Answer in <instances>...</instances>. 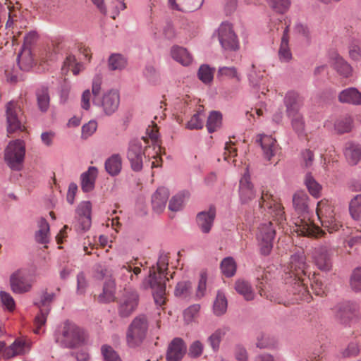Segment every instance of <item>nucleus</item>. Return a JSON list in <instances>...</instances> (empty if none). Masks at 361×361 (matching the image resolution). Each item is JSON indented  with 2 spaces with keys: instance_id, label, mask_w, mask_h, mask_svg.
Listing matches in <instances>:
<instances>
[{
  "instance_id": "2",
  "label": "nucleus",
  "mask_w": 361,
  "mask_h": 361,
  "mask_svg": "<svg viewBox=\"0 0 361 361\" xmlns=\"http://www.w3.org/2000/svg\"><path fill=\"white\" fill-rule=\"evenodd\" d=\"M306 257L302 249L295 251L290 258L284 269L285 282L290 286L295 298L293 301L304 300L310 302L311 296L307 288L308 282L310 281L306 264Z\"/></svg>"
},
{
  "instance_id": "63",
  "label": "nucleus",
  "mask_w": 361,
  "mask_h": 361,
  "mask_svg": "<svg viewBox=\"0 0 361 361\" xmlns=\"http://www.w3.org/2000/svg\"><path fill=\"white\" fill-rule=\"evenodd\" d=\"M235 143L232 141L227 142L225 145L224 159L229 161L230 158H233L237 155L236 148L234 147Z\"/></svg>"
},
{
  "instance_id": "31",
  "label": "nucleus",
  "mask_w": 361,
  "mask_h": 361,
  "mask_svg": "<svg viewBox=\"0 0 361 361\" xmlns=\"http://www.w3.org/2000/svg\"><path fill=\"white\" fill-rule=\"evenodd\" d=\"M228 331V328L222 326L216 329L208 338L207 342L213 351L217 352L220 347V343Z\"/></svg>"
},
{
  "instance_id": "47",
  "label": "nucleus",
  "mask_w": 361,
  "mask_h": 361,
  "mask_svg": "<svg viewBox=\"0 0 361 361\" xmlns=\"http://www.w3.org/2000/svg\"><path fill=\"white\" fill-rule=\"evenodd\" d=\"M218 75L230 80H234L235 82L241 80V76L235 67H220L218 70Z\"/></svg>"
},
{
  "instance_id": "28",
  "label": "nucleus",
  "mask_w": 361,
  "mask_h": 361,
  "mask_svg": "<svg viewBox=\"0 0 361 361\" xmlns=\"http://www.w3.org/2000/svg\"><path fill=\"white\" fill-rule=\"evenodd\" d=\"M338 100L341 103L360 105L361 93L355 87H349L340 92Z\"/></svg>"
},
{
  "instance_id": "44",
  "label": "nucleus",
  "mask_w": 361,
  "mask_h": 361,
  "mask_svg": "<svg viewBox=\"0 0 361 361\" xmlns=\"http://www.w3.org/2000/svg\"><path fill=\"white\" fill-rule=\"evenodd\" d=\"M221 272L227 277L233 276L236 271V263L231 257L224 258L221 263Z\"/></svg>"
},
{
  "instance_id": "26",
  "label": "nucleus",
  "mask_w": 361,
  "mask_h": 361,
  "mask_svg": "<svg viewBox=\"0 0 361 361\" xmlns=\"http://www.w3.org/2000/svg\"><path fill=\"white\" fill-rule=\"evenodd\" d=\"M239 194L243 203L250 202L255 197V191L248 175H245L240 180Z\"/></svg>"
},
{
  "instance_id": "54",
  "label": "nucleus",
  "mask_w": 361,
  "mask_h": 361,
  "mask_svg": "<svg viewBox=\"0 0 361 361\" xmlns=\"http://www.w3.org/2000/svg\"><path fill=\"white\" fill-rule=\"evenodd\" d=\"M275 340L274 338L270 337L269 335L264 333H259L257 336L256 345L259 348H267L274 346L275 345Z\"/></svg>"
},
{
  "instance_id": "8",
  "label": "nucleus",
  "mask_w": 361,
  "mask_h": 361,
  "mask_svg": "<svg viewBox=\"0 0 361 361\" xmlns=\"http://www.w3.org/2000/svg\"><path fill=\"white\" fill-rule=\"evenodd\" d=\"M6 121L7 133L12 134L18 131H24L25 126L24 125L23 113L18 103L10 102L6 106Z\"/></svg>"
},
{
  "instance_id": "12",
  "label": "nucleus",
  "mask_w": 361,
  "mask_h": 361,
  "mask_svg": "<svg viewBox=\"0 0 361 361\" xmlns=\"http://www.w3.org/2000/svg\"><path fill=\"white\" fill-rule=\"evenodd\" d=\"M219 40L225 50L236 51L239 49V42L230 23H223L218 30Z\"/></svg>"
},
{
  "instance_id": "35",
  "label": "nucleus",
  "mask_w": 361,
  "mask_h": 361,
  "mask_svg": "<svg viewBox=\"0 0 361 361\" xmlns=\"http://www.w3.org/2000/svg\"><path fill=\"white\" fill-rule=\"evenodd\" d=\"M18 63L20 68L23 71H28L32 68L34 60L30 47H23L18 56Z\"/></svg>"
},
{
  "instance_id": "11",
  "label": "nucleus",
  "mask_w": 361,
  "mask_h": 361,
  "mask_svg": "<svg viewBox=\"0 0 361 361\" xmlns=\"http://www.w3.org/2000/svg\"><path fill=\"white\" fill-rule=\"evenodd\" d=\"M288 27L287 20L283 22L281 19H277V22H271L270 30L274 32L276 28V31L281 30L283 36L279 50V56L281 62L287 63L292 59V54L288 46Z\"/></svg>"
},
{
  "instance_id": "64",
  "label": "nucleus",
  "mask_w": 361,
  "mask_h": 361,
  "mask_svg": "<svg viewBox=\"0 0 361 361\" xmlns=\"http://www.w3.org/2000/svg\"><path fill=\"white\" fill-rule=\"evenodd\" d=\"M120 274L125 282L130 283V281H133L134 279L133 274L132 272V266L128 263L121 267Z\"/></svg>"
},
{
  "instance_id": "10",
  "label": "nucleus",
  "mask_w": 361,
  "mask_h": 361,
  "mask_svg": "<svg viewBox=\"0 0 361 361\" xmlns=\"http://www.w3.org/2000/svg\"><path fill=\"white\" fill-rule=\"evenodd\" d=\"M293 231L298 235L309 238H320L324 235V231L316 226L307 216H298L294 220Z\"/></svg>"
},
{
  "instance_id": "15",
  "label": "nucleus",
  "mask_w": 361,
  "mask_h": 361,
  "mask_svg": "<svg viewBox=\"0 0 361 361\" xmlns=\"http://www.w3.org/2000/svg\"><path fill=\"white\" fill-rule=\"evenodd\" d=\"M54 293H45L42 295L40 301L37 303L39 308V313L35 317V329L34 330V332L37 334H40L41 327L46 323L47 317L50 311L49 305L54 300Z\"/></svg>"
},
{
  "instance_id": "4",
  "label": "nucleus",
  "mask_w": 361,
  "mask_h": 361,
  "mask_svg": "<svg viewBox=\"0 0 361 361\" xmlns=\"http://www.w3.org/2000/svg\"><path fill=\"white\" fill-rule=\"evenodd\" d=\"M54 338L55 342L62 347L75 348L84 343L85 334L77 324L66 320L56 327Z\"/></svg>"
},
{
  "instance_id": "45",
  "label": "nucleus",
  "mask_w": 361,
  "mask_h": 361,
  "mask_svg": "<svg viewBox=\"0 0 361 361\" xmlns=\"http://www.w3.org/2000/svg\"><path fill=\"white\" fill-rule=\"evenodd\" d=\"M204 116L202 114V107L200 106L197 113L195 114L186 124V128L190 130L201 129L203 127Z\"/></svg>"
},
{
  "instance_id": "25",
  "label": "nucleus",
  "mask_w": 361,
  "mask_h": 361,
  "mask_svg": "<svg viewBox=\"0 0 361 361\" xmlns=\"http://www.w3.org/2000/svg\"><path fill=\"white\" fill-rule=\"evenodd\" d=\"M169 196V190L164 187L159 188L152 197L153 209L157 213H161L166 207Z\"/></svg>"
},
{
  "instance_id": "42",
  "label": "nucleus",
  "mask_w": 361,
  "mask_h": 361,
  "mask_svg": "<svg viewBox=\"0 0 361 361\" xmlns=\"http://www.w3.org/2000/svg\"><path fill=\"white\" fill-rule=\"evenodd\" d=\"M349 210L353 219L361 225V194L356 195L351 200Z\"/></svg>"
},
{
  "instance_id": "43",
  "label": "nucleus",
  "mask_w": 361,
  "mask_h": 361,
  "mask_svg": "<svg viewBox=\"0 0 361 361\" xmlns=\"http://www.w3.org/2000/svg\"><path fill=\"white\" fill-rule=\"evenodd\" d=\"M226 310L227 300L222 293L219 292L214 302V313L216 316H221L226 312Z\"/></svg>"
},
{
  "instance_id": "61",
  "label": "nucleus",
  "mask_w": 361,
  "mask_h": 361,
  "mask_svg": "<svg viewBox=\"0 0 361 361\" xmlns=\"http://www.w3.org/2000/svg\"><path fill=\"white\" fill-rule=\"evenodd\" d=\"M350 286L356 291L361 290V269H355L350 279Z\"/></svg>"
},
{
  "instance_id": "16",
  "label": "nucleus",
  "mask_w": 361,
  "mask_h": 361,
  "mask_svg": "<svg viewBox=\"0 0 361 361\" xmlns=\"http://www.w3.org/2000/svg\"><path fill=\"white\" fill-rule=\"evenodd\" d=\"M138 304V294L135 290L126 291L120 300L118 314L122 317L130 316Z\"/></svg>"
},
{
  "instance_id": "36",
  "label": "nucleus",
  "mask_w": 361,
  "mask_h": 361,
  "mask_svg": "<svg viewBox=\"0 0 361 361\" xmlns=\"http://www.w3.org/2000/svg\"><path fill=\"white\" fill-rule=\"evenodd\" d=\"M36 97L38 109L42 112H46L49 107L50 97L48 89L42 87L37 90Z\"/></svg>"
},
{
  "instance_id": "38",
  "label": "nucleus",
  "mask_w": 361,
  "mask_h": 361,
  "mask_svg": "<svg viewBox=\"0 0 361 361\" xmlns=\"http://www.w3.org/2000/svg\"><path fill=\"white\" fill-rule=\"evenodd\" d=\"M121 158L118 154H114L105 162V169L111 176H116L119 173L121 169Z\"/></svg>"
},
{
  "instance_id": "33",
  "label": "nucleus",
  "mask_w": 361,
  "mask_h": 361,
  "mask_svg": "<svg viewBox=\"0 0 361 361\" xmlns=\"http://www.w3.org/2000/svg\"><path fill=\"white\" fill-rule=\"evenodd\" d=\"M234 288L246 300H252L255 298V293L251 285L243 279L237 280L235 283Z\"/></svg>"
},
{
  "instance_id": "6",
  "label": "nucleus",
  "mask_w": 361,
  "mask_h": 361,
  "mask_svg": "<svg viewBox=\"0 0 361 361\" xmlns=\"http://www.w3.org/2000/svg\"><path fill=\"white\" fill-rule=\"evenodd\" d=\"M317 215L322 226L329 233L337 231L342 226L336 216L331 203L327 200H322L317 203Z\"/></svg>"
},
{
  "instance_id": "60",
  "label": "nucleus",
  "mask_w": 361,
  "mask_h": 361,
  "mask_svg": "<svg viewBox=\"0 0 361 361\" xmlns=\"http://www.w3.org/2000/svg\"><path fill=\"white\" fill-rule=\"evenodd\" d=\"M336 130L339 133H345L350 131L352 128V121L350 118H345L338 121L335 125Z\"/></svg>"
},
{
  "instance_id": "40",
  "label": "nucleus",
  "mask_w": 361,
  "mask_h": 361,
  "mask_svg": "<svg viewBox=\"0 0 361 361\" xmlns=\"http://www.w3.org/2000/svg\"><path fill=\"white\" fill-rule=\"evenodd\" d=\"M127 66V59L119 54H111L108 60V67L110 71L123 70Z\"/></svg>"
},
{
  "instance_id": "39",
  "label": "nucleus",
  "mask_w": 361,
  "mask_h": 361,
  "mask_svg": "<svg viewBox=\"0 0 361 361\" xmlns=\"http://www.w3.org/2000/svg\"><path fill=\"white\" fill-rule=\"evenodd\" d=\"M82 70V64L76 61V59L73 55H68L61 68L62 73L66 74L69 71H71L73 75H78Z\"/></svg>"
},
{
  "instance_id": "56",
  "label": "nucleus",
  "mask_w": 361,
  "mask_h": 361,
  "mask_svg": "<svg viewBox=\"0 0 361 361\" xmlns=\"http://www.w3.org/2000/svg\"><path fill=\"white\" fill-rule=\"evenodd\" d=\"M271 8L279 13H283L288 11L290 2L289 0H268Z\"/></svg>"
},
{
  "instance_id": "41",
  "label": "nucleus",
  "mask_w": 361,
  "mask_h": 361,
  "mask_svg": "<svg viewBox=\"0 0 361 361\" xmlns=\"http://www.w3.org/2000/svg\"><path fill=\"white\" fill-rule=\"evenodd\" d=\"M222 123V115L219 111H212L208 117L207 128L209 133H213L220 128Z\"/></svg>"
},
{
  "instance_id": "20",
  "label": "nucleus",
  "mask_w": 361,
  "mask_h": 361,
  "mask_svg": "<svg viewBox=\"0 0 361 361\" xmlns=\"http://www.w3.org/2000/svg\"><path fill=\"white\" fill-rule=\"evenodd\" d=\"M216 217L214 207H209L207 211H202L197 214L196 217L197 224L201 231L204 233L210 232Z\"/></svg>"
},
{
  "instance_id": "17",
  "label": "nucleus",
  "mask_w": 361,
  "mask_h": 361,
  "mask_svg": "<svg viewBox=\"0 0 361 361\" xmlns=\"http://www.w3.org/2000/svg\"><path fill=\"white\" fill-rule=\"evenodd\" d=\"M315 265L322 271H327L331 268V252L326 245L315 247L312 252Z\"/></svg>"
},
{
  "instance_id": "29",
  "label": "nucleus",
  "mask_w": 361,
  "mask_h": 361,
  "mask_svg": "<svg viewBox=\"0 0 361 361\" xmlns=\"http://www.w3.org/2000/svg\"><path fill=\"white\" fill-rule=\"evenodd\" d=\"M309 197L304 191L296 192L293 197V204L298 214H305L308 212Z\"/></svg>"
},
{
  "instance_id": "14",
  "label": "nucleus",
  "mask_w": 361,
  "mask_h": 361,
  "mask_svg": "<svg viewBox=\"0 0 361 361\" xmlns=\"http://www.w3.org/2000/svg\"><path fill=\"white\" fill-rule=\"evenodd\" d=\"M32 282V280L21 270L15 271L10 276V286L14 293L23 294L30 291Z\"/></svg>"
},
{
  "instance_id": "21",
  "label": "nucleus",
  "mask_w": 361,
  "mask_h": 361,
  "mask_svg": "<svg viewBox=\"0 0 361 361\" xmlns=\"http://www.w3.org/2000/svg\"><path fill=\"white\" fill-rule=\"evenodd\" d=\"M186 352V345L183 339L176 338L172 340L166 353L167 361H179Z\"/></svg>"
},
{
  "instance_id": "62",
  "label": "nucleus",
  "mask_w": 361,
  "mask_h": 361,
  "mask_svg": "<svg viewBox=\"0 0 361 361\" xmlns=\"http://www.w3.org/2000/svg\"><path fill=\"white\" fill-rule=\"evenodd\" d=\"M203 348V344L200 341H195L190 345L188 355L191 357H198L202 355Z\"/></svg>"
},
{
  "instance_id": "24",
  "label": "nucleus",
  "mask_w": 361,
  "mask_h": 361,
  "mask_svg": "<svg viewBox=\"0 0 361 361\" xmlns=\"http://www.w3.org/2000/svg\"><path fill=\"white\" fill-rule=\"evenodd\" d=\"M284 105L286 109L287 116H294V114L300 113V109L302 106V100L297 92L290 91L287 92L284 97Z\"/></svg>"
},
{
  "instance_id": "34",
  "label": "nucleus",
  "mask_w": 361,
  "mask_h": 361,
  "mask_svg": "<svg viewBox=\"0 0 361 361\" xmlns=\"http://www.w3.org/2000/svg\"><path fill=\"white\" fill-rule=\"evenodd\" d=\"M97 172V169L92 166L81 175V186L84 192H89L93 189Z\"/></svg>"
},
{
  "instance_id": "13",
  "label": "nucleus",
  "mask_w": 361,
  "mask_h": 361,
  "mask_svg": "<svg viewBox=\"0 0 361 361\" xmlns=\"http://www.w3.org/2000/svg\"><path fill=\"white\" fill-rule=\"evenodd\" d=\"M96 105L101 106L106 115H111L118 108L120 95L117 90H111L105 92L102 97L99 96L93 99Z\"/></svg>"
},
{
  "instance_id": "52",
  "label": "nucleus",
  "mask_w": 361,
  "mask_h": 361,
  "mask_svg": "<svg viewBox=\"0 0 361 361\" xmlns=\"http://www.w3.org/2000/svg\"><path fill=\"white\" fill-rule=\"evenodd\" d=\"M191 293L192 284L190 281L179 282L175 289V295L183 298L189 297Z\"/></svg>"
},
{
  "instance_id": "51",
  "label": "nucleus",
  "mask_w": 361,
  "mask_h": 361,
  "mask_svg": "<svg viewBox=\"0 0 361 361\" xmlns=\"http://www.w3.org/2000/svg\"><path fill=\"white\" fill-rule=\"evenodd\" d=\"M335 66L337 72L343 77L348 78L352 75L353 68L343 58H338Z\"/></svg>"
},
{
  "instance_id": "22",
  "label": "nucleus",
  "mask_w": 361,
  "mask_h": 361,
  "mask_svg": "<svg viewBox=\"0 0 361 361\" xmlns=\"http://www.w3.org/2000/svg\"><path fill=\"white\" fill-rule=\"evenodd\" d=\"M30 348L29 340L22 338H17L12 345L5 348L4 356L8 359L16 355H24L29 352Z\"/></svg>"
},
{
  "instance_id": "18",
  "label": "nucleus",
  "mask_w": 361,
  "mask_h": 361,
  "mask_svg": "<svg viewBox=\"0 0 361 361\" xmlns=\"http://www.w3.org/2000/svg\"><path fill=\"white\" fill-rule=\"evenodd\" d=\"M256 141L261 146L264 158L269 161H271L272 158L279 150V146L276 140L271 136L258 135Z\"/></svg>"
},
{
  "instance_id": "46",
  "label": "nucleus",
  "mask_w": 361,
  "mask_h": 361,
  "mask_svg": "<svg viewBox=\"0 0 361 361\" xmlns=\"http://www.w3.org/2000/svg\"><path fill=\"white\" fill-rule=\"evenodd\" d=\"M188 192H180L174 195L170 200L169 208L170 210L177 212L183 208L185 199L188 197Z\"/></svg>"
},
{
  "instance_id": "59",
  "label": "nucleus",
  "mask_w": 361,
  "mask_h": 361,
  "mask_svg": "<svg viewBox=\"0 0 361 361\" xmlns=\"http://www.w3.org/2000/svg\"><path fill=\"white\" fill-rule=\"evenodd\" d=\"M200 310V305H192L184 311L183 317L188 324L192 322L198 315Z\"/></svg>"
},
{
  "instance_id": "55",
  "label": "nucleus",
  "mask_w": 361,
  "mask_h": 361,
  "mask_svg": "<svg viewBox=\"0 0 361 361\" xmlns=\"http://www.w3.org/2000/svg\"><path fill=\"white\" fill-rule=\"evenodd\" d=\"M101 351L104 361H122L118 354L110 345H102Z\"/></svg>"
},
{
  "instance_id": "30",
  "label": "nucleus",
  "mask_w": 361,
  "mask_h": 361,
  "mask_svg": "<svg viewBox=\"0 0 361 361\" xmlns=\"http://www.w3.org/2000/svg\"><path fill=\"white\" fill-rule=\"evenodd\" d=\"M171 57L183 66H188L192 62V56L188 50L182 47L173 46L171 49Z\"/></svg>"
},
{
  "instance_id": "9",
  "label": "nucleus",
  "mask_w": 361,
  "mask_h": 361,
  "mask_svg": "<svg viewBox=\"0 0 361 361\" xmlns=\"http://www.w3.org/2000/svg\"><path fill=\"white\" fill-rule=\"evenodd\" d=\"M25 153L24 142L21 140H16L8 143L5 149L4 159L11 169H18L23 161Z\"/></svg>"
},
{
  "instance_id": "49",
  "label": "nucleus",
  "mask_w": 361,
  "mask_h": 361,
  "mask_svg": "<svg viewBox=\"0 0 361 361\" xmlns=\"http://www.w3.org/2000/svg\"><path fill=\"white\" fill-rule=\"evenodd\" d=\"M288 117L290 119L292 128L296 133L300 135L305 132V120L300 113Z\"/></svg>"
},
{
  "instance_id": "58",
  "label": "nucleus",
  "mask_w": 361,
  "mask_h": 361,
  "mask_svg": "<svg viewBox=\"0 0 361 361\" xmlns=\"http://www.w3.org/2000/svg\"><path fill=\"white\" fill-rule=\"evenodd\" d=\"M258 281H258L257 284L256 285V287L258 289L259 294L261 296L265 297V298L269 299L270 300H271L272 299H271V296L269 295V294H268V291H267V288H269V285L267 283V274L265 276H264V275L262 276L261 281L258 278Z\"/></svg>"
},
{
  "instance_id": "1",
  "label": "nucleus",
  "mask_w": 361,
  "mask_h": 361,
  "mask_svg": "<svg viewBox=\"0 0 361 361\" xmlns=\"http://www.w3.org/2000/svg\"><path fill=\"white\" fill-rule=\"evenodd\" d=\"M259 207L262 210V212H266L264 216H269L273 219L272 221L261 224L257 233L259 252L262 255L267 256L273 249L276 234L274 221L278 225H282L286 218L281 204L269 191L262 192Z\"/></svg>"
},
{
  "instance_id": "32",
  "label": "nucleus",
  "mask_w": 361,
  "mask_h": 361,
  "mask_svg": "<svg viewBox=\"0 0 361 361\" xmlns=\"http://www.w3.org/2000/svg\"><path fill=\"white\" fill-rule=\"evenodd\" d=\"M35 240L41 244H47L49 241V225L44 218H41L38 221V230L35 233Z\"/></svg>"
},
{
  "instance_id": "37",
  "label": "nucleus",
  "mask_w": 361,
  "mask_h": 361,
  "mask_svg": "<svg viewBox=\"0 0 361 361\" xmlns=\"http://www.w3.org/2000/svg\"><path fill=\"white\" fill-rule=\"evenodd\" d=\"M115 299V283L112 280L106 281L103 288V292L98 296L100 302H111Z\"/></svg>"
},
{
  "instance_id": "3",
  "label": "nucleus",
  "mask_w": 361,
  "mask_h": 361,
  "mask_svg": "<svg viewBox=\"0 0 361 361\" xmlns=\"http://www.w3.org/2000/svg\"><path fill=\"white\" fill-rule=\"evenodd\" d=\"M168 266V255L161 254L156 266L150 268L148 279L142 283L143 288H150L152 290L154 302L160 307L166 303V281L169 280L166 271Z\"/></svg>"
},
{
  "instance_id": "7",
  "label": "nucleus",
  "mask_w": 361,
  "mask_h": 361,
  "mask_svg": "<svg viewBox=\"0 0 361 361\" xmlns=\"http://www.w3.org/2000/svg\"><path fill=\"white\" fill-rule=\"evenodd\" d=\"M149 140L142 137L141 140L130 142L128 150V159L133 171H139L142 168L143 159L145 157V150L148 146Z\"/></svg>"
},
{
  "instance_id": "27",
  "label": "nucleus",
  "mask_w": 361,
  "mask_h": 361,
  "mask_svg": "<svg viewBox=\"0 0 361 361\" xmlns=\"http://www.w3.org/2000/svg\"><path fill=\"white\" fill-rule=\"evenodd\" d=\"M346 161L350 165L355 166L361 160V145L348 142L343 150Z\"/></svg>"
},
{
  "instance_id": "57",
  "label": "nucleus",
  "mask_w": 361,
  "mask_h": 361,
  "mask_svg": "<svg viewBox=\"0 0 361 361\" xmlns=\"http://www.w3.org/2000/svg\"><path fill=\"white\" fill-rule=\"evenodd\" d=\"M0 299L3 305L8 310L13 311L16 307V302L13 298L11 295L10 293L1 291L0 292Z\"/></svg>"
},
{
  "instance_id": "48",
  "label": "nucleus",
  "mask_w": 361,
  "mask_h": 361,
  "mask_svg": "<svg viewBox=\"0 0 361 361\" xmlns=\"http://www.w3.org/2000/svg\"><path fill=\"white\" fill-rule=\"evenodd\" d=\"M348 54L351 60L361 61V42L359 39H353L348 45Z\"/></svg>"
},
{
  "instance_id": "53",
  "label": "nucleus",
  "mask_w": 361,
  "mask_h": 361,
  "mask_svg": "<svg viewBox=\"0 0 361 361\" xmlns=\"http://www.w3.org/2000/svg\"><path fill=\"white\" fill-rule=\"evenodd\" d=\"M305 183L310 193L312 196L317 197L322 189L321 185L314 179V178L310 174H307L306 176Z\"/></svg>"
},
{
  "instance_id": "19",
  "label": "nucleus",
  "mask_w": 361,
  "mask_h": 361,
  "mask_svg": "<svg viewBox=\"0 0 361 361\" xmlns=\"http://www.w3.org/2000/svg\"><path fill=\"white\" fill-rule=\"evenodd\" d=\"M92 205L89 201L81 202L77 209L78 223L75 228L80 231H87L91 226Z\"/></svg>"
},
{
  "instance_id": "50",
  "label": "nucleus",
  "mask_w": 361,
  "mask_h": 361,
  "mask_svg": "<svg viewBox=\"0 0 361 361\" xmlns=\"http://www.w3.org/2000/svg\"><path fill=\"white\" fill-rule=\"evenodd\" d=\"M214 69L210 68L208 65H202L198 71V78L204 84L210 83L214 78Z\"/></svg>"
},
{
  "instance_id": "23",
  "label": "nucleus",
  "mask_w": 361,
  "mask_h": 361,
  "mask_svg": "<svg viewBox=\"0 0 361 361\" xmlns=\"http://www.w3.org/2000/svg\"><path fill=\"white\" fill-rule=\"evenodd\" d=\"M204 0H168L169 7L182 12H192L199 9Z\"/></svg>"
},
{
  "instance_id": "5",
  "label": "nucleus",
  "mask_w": 361,
  "mask_h": 361,
  "mask_svg": "<svg viewBox=\"0 0 361 361\" xmlns=\"http://www.w3.org/2000/svg\"><path fill=\"white\" fill-rule=\"evenodd\" d=\"M148 326L147 319L143 314L133 319L126 332V342L129 347H137L142 343L147 336Z\"/></svg>"
}]
</instances>
